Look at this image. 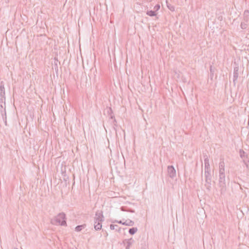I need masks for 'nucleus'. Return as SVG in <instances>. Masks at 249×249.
Wrapping results in <instances>:
<instances>
[{"mask_svg": "<svg viewBox=\"0 0 249 249\" xmlns=\"http://www.w3.org/2000/svg\"><path fill=\"white\" fill-rule=\"evenodd\" d=\"M66 214L64 213H60L51 220V223L55 225L58 223L61 226H67Z\"/></svg>", "mask_w": 249, "mask_h": 249, "instance_id": "nucleus-1", "label": "nucleus"}, {"mask_svg": "<svg viewBox=\"0 0 249 249\" xmlns=\"http://www.w3.org/2000/svg\"><path fill=\"white\" fill-rule=\"evenodd\" d=\"M219 186L220 188L221 194H224L226 191V181L225 175H219Z\"/></svg>", "mask_w": 249, "mask_h": 249, "instance_id": "nucleus-2", "label": "nucleus"}, {"mask_svg": "<svg viewBox=\"0 0 249 249\" xmlns=\"http://www.w3.org/2000/svg\"><path fill=\"white\" fill-rule=\"evenodd\" d=\"M104 221V216L103 214V212L101 211H97L95 214L94 218V224L97 223H102Z\"/></svg>", "mask_w": 249, "mask_h": 249, "instance_id": "nucleus-3", "label": "nucleus"}, {"mask_svg": "<svg viewBox=\"0 0 249 249\" xmlns=\"http://www.w3.org/2000/svg\"><path fill=\"white\" fill-rule=\"evenodd\" d=\"M5 88L3 81L0 83V103H3L5 101Z\"/></svg>", "mask_w": 249, "mask_h": 249, "instance_id": "nucleus-4", "label": "nucleus"}, {"mask_svg": "<svg viewBox=\"0 0 249 249\" xmlns=\"http://www.w3.org/2000/svg\"><path fill=\"white\" fill-rule=\"evenodd\" d=\"M167 172L169 176L173 178L176 176V171L172 165H169L167 167Z\"/></svg>", "mask_w": 249, "mask_h": 249, "instance_id": "nucleus-5", "label": "nucleus"}, {"mask_svg": "<svg viewBox=\"0 0 249 249\" xmlns=\"http://www.w3.org/2000/svg\"><path fill=\"white\" fill-rule=\"evenodd\" d=\"M239 76V67L238 65H236L234 67L233 70V83L235 85L236 84V82Z\"/></svg>", "mask_w": 249, "mask_h": 249, "instance_id": "nucleus-6", "label": "nucleus"}, {"mask_svg": "<svg viewBox=\"0 0 249 249\" xmlns=\"http://www.w3.org/2000/svg\"><path fill=\"white\" fill-rule=\"evenodd\" d=\"M203 158L204 160V169L207 170L208 169H210L209 160L208 156L206 154H204Z\"/></svg>", "mask_w": 249, "mask_h": 249, "instance_id": "nucleus-7", "label": "nucleus"}, {"mask_svg": "<svg viewBox=\"0 0 249 249\" xmlns=\"http://www.w3.org/2000/svg\"><path fill=\"white\" fill-rule=\"evenodd\" d=\"M205 180L211 179V175L210 173V169L207 170L204 169Z\"/></svg>", "mask_w": 249, "mask_h": 249, "instance_id": "nucleus-8", "label": "nucleus"}, {"mask_svg": "<svg viewBox=\"0 0 249 249\" xmlns=\"http://www.w3.org/2000/svg\"><path fill=\"white\" fill-rule=\"evenodd\" d=\"M244 20L246 22H248L249 21V11L245 10L243 14Z\"/></svg>", "mask_w": 249, "mask_h": 249, "instance_id": "nucleus-9", "label": "nucleus"}, {"mask_svg": "<svg viewBox=\"0 0 249 249\" xmlns=\"http://www.w3.org/2000/svg\"><path fill=\"white\" fill-rule=\"evenodd\" d=\"M110 229L111 230H115L116 231H117L119 232H120L121 230V228L120 227H119L118 225H113V224H111L110 225Z\"/></svg>", "mask_w": 249, "mask_h": 249, "instance_id": "nucleus-10", "label": "nucleus"}, {"mask_svg": "<svg viewBox=\"0 0 249 249\" xmlns=\"http://www.w3.org/2000/svg\"><path fill=\"white\" fill-rule=\"evenodd\" d=\"M123 225L128 226H133L134 225V222L130 219H128L125 220V221L123 223Z\"/></svg>", "mask_w": 249, "mask_h": 249, "instance_id": "nucleus-11", "label": "nucleus"}, {"mask_svg": "<svg viewBox=\"0 0 249 249\" xmlns=\"http://www.w3.org/2000/svg\"><path fill=\"white\" fill-rule=\"evenodd\" d=\"M205 186L206 188V189L210 191L211 188V179L208 180H205Z\"/></svg>", "mask_w": 249, "mask_h": 249, "instance_id": "nucleus-12", "label": "nucleus"}, {"mask_svg": "<svg viewBox=\"0 0 249 249\" xmlns=\"http://www.w3.org/2000/svg\"><path fill=\"white\" fill-rule=\"evenodd\" d=\"M85 227H86V225L85 224L78 225V226H77L75 227V230L76 231H80L83 229H84Z\"/></svg>", "mask_w": 249, "mask_h": 249, "instance_id": "nucleus-13", "label": "nucleus"}, {"mask_svg": "<svg viewBox=\"0 0 249 249\" xmlns=\"http://www.w3.org/2000/svg\"><path fill=\"white\" fill-rule=\"evenodd\" d=\"M102 223H97L94 224V228L96 231H99L102 229Z\"/></svg>", "mask_w": 249, "mask_h": 249, "instance_id": "nucleus-14", "label": "nucleus"}, {"mask_svg": "<svg viewBox=\"0 0 249 249\" xmlns=\"http://www.w3.org/2000/svg\"><path fill=\"white\" fill-rule=\"evenodd\" d=\"M1 115L2 116L3 120L4 121L5 124L7 125V121H6V110L5 108L4 109L3 111H1Z\"/></svg>", "mask_w": 249, "mask_h": 249, "instance_id": "nucleus-15", "label": "nucleus"}, {"mask_svg": "<svg viewBox=\"0 0 249 249\" xmlns=\"http://www.w3.org/2000/svg\"><path fill=\"white\" fill-rule=\"evenodd\" d=\"M137 231V228L133 227L132 228L129 229L128 232L130 234L133 235Z\"/></svg>", "mask_w": 249, "mask_h": 249, "instance_id": "nucleus-16", "label": "nucleus"}, {"mask_svg": "<svg viewBox=\"0 0 249 249\" xmlns=\"http://www.w3.org/2000/svg\"><path fill=\"white\" fill-rule=\"evenodd\" d=\"M146 14L150 17H154L156 16L155 11L153 10H148L146 12Z\"/></svg>", "mask_w": 249, "mask_h": 249, "instance_id": "nucleus-17", "label": "nucleus"}, {"mask_svg": "<svg viewBox=\"0 0 249 249\" xmlns=\"http://www.w3.org/2000/svg\"><path fill=\"white\" fill-rule=\"evenodd\" d=\"M239 152L240 156L241 158L244 159L247 157V155L246 154V153L244 152V151L243 149H240Z\"/></svg>", "mask_w": 249, "mask_h": 249, "instance_id": "nucleus-18", "label": "nucleus"}, {"mask_svg": "<svg viewBox=\"0 0 249 249\" xmlns=\"http://www.w3.org/2000/svg\"><path fill=\"white\" fill-rule=\"evenodd\" d=\"M225 163L223 160L220 161L219 163V169H225Z\"/></svg>", "mask_w": 249, "mask_h": 249, "instance_id": "nucleus-19", "label": "nucleus"}, {"mask_svg": "<svg viewBox=\"0 0 249 249\" xmlns=\"http://www.w3.org/2000/svg\"><path fill=\"white\" fill-rule=\"evenodd\" d=\"M240 26L242 29H245L247 28L248 24L245 22H242Z\"/></svg>", "mask_w": 249, "mask_h": 249, "instance_id": "nucleus-20", "label": "nucleus"}, {"mask_svg": "<svg viewBox=\"0 0 249 249\" xmlns=\"http://www.w3.org/2000/svg\"><path fill=\"white\" fill-rule=\"evenodd\" d=\"M132 240V238H130V239H129L128 240V241L127 242V246L126 247V249H129V247L131 245V242H130V241Z\"/></svg>", "mask_w": 249, "mask_h": 249, "instance_id": "nucleus-21", "label": "nucleus"}, {"mask_svg": "<svg viewBox=\"0 0 249 249\" xmlns=\"http://www.w3.org/2000/svg\"><path fill=\"white\" fill-rule=\"evenodd\" d=\"M225 169H219V175H224Z\"/></svg>", "mask_w": 249, "mask_h": 249, "instance_id": "nucleus-22", "label": "nucleus"}, {"mask_svg": "<svg viewBox=\"0 0 249 249\" xmlns=\"http://www.w3.org/2000/svg\"><path fill=\"white\" fill-rule=\"evenodd\" d=\"M243 162L245 163L246 167L249 169V161H245L244 160H243Z\"/></svg>", "mask_w": 249, "mask_h": 249, "instance_id": "nucleus-23", "label": "nucleus"}, {"mask_svg": "<svg viewBox=\"0 0 249 249\" xmlns=\"http://www.w3.org/2000/svg\"><path fill=\"white\" fill-rule=\"evenodd\" d=\"M154 9L156 10V11H158L160 9V5L159 4H156L155 6H154Z\"/></svg>", "mask_w": 249, "mask_h": 249, "instance_id": "nucleus-24", "label": "nucleus"}, {"mask_svg": "<svg viewBox=\"0 0 249 249\" xmlns=\"http://www.w3.org/2000/svg\"><path fill=\"white\" fill-rule=\"evenodd\" d=\"M168 8L171 11H175V7L173 6H169L167 5Z\"/></svg>", "mask_w": 249, "mask_h": 249, "instance_id": "nucleus-25", "label": "nucleus"}, {"mask_svg": "<svg viewBox=\"0 0 249 249\" xmlns=\"http://www.w3.org/2000/svg\"><path fill=\"white\" fill-rule=\"evenodd\" d=\"M112 223H119V224H123V223L124 222H122V221L121 220H120V221H118V220H114V221H112Z\"/></svg>", "mask_w": 249, "mask_h": 249, "instance_id": "nucleus-26", "label": "nucleus"}, {"mask_svg": "<svg viewBox=\"0 0 249 249\" xmlns=\"http://www.w3.org/2000/svg\"><path fill=\"white\" fill-rule=\"evenodd\" d=\"M126 211L128 212L131 213H135V211L134 210L131 209H129L127 210Z\"/></svg>", "mask_w": 249, "mask_h": 249, "instance_id": "nucleus-27", "label": "nucleus"}, {"mask_svg": "<svg viewBox=\"0 0 249 249\" xmlns=\"http://www.w3.org/2000/svg\"><path fill=\"white\" fill-rule=\"evenodd\" d=\"M121 210L122 211H126L127 210H125V208H124V207H122L121 208Z\"/></svg>", "mask_w": 249, "mask_h": 249, "instance_id": "nucleus-28", "label": "nucleus"}, {"mask_svg": "<svg viewBox=\"0 0 249 249\" xmlns=\"http://www.w3.org/2000/svg\"><path fill=\"white\" fill-rule=\"evenodd\" d=\"M210 71L211 72H213V67L212 66L210 68Z\"/></svg>", "mask_w": 249, "mask_h": 249, "instance_id": "nucleus-29", "label": "nucleus"}, {"mask_svg": "<svg viewBox=\"0 0 249 249\" xmlns=\"http://www.w3.org/2000/svg\"><path fill=\"white\" fill-rule=\"evenodd\" d=\"M113 117H113V116H111V117H110V118H111V119H113Z\"/></svg>", "mask_w": 249, "mask_h": 249, "instance_id": "nucleus-30", "label": "nucleus"}, {"mask_svg": "<svg viewBox=\"0 0 249 249\" xmlns=\"http://www.w3.org/2000/svg\"><path fill=\"white\" fill-rule=\"evenodd\" d=\"M109 110H110L111 112H112V110H111V108H109Z\"/></svg>", "mask_w": 249, "mask_h": 249, "instance_id": "nucleus-31", "label": "nucleus"}, {"mask_svg": "<svg viewBox=\"0 0 249 249\" xmlns=\"http://www.w3.org/2000/svg\"><path fill=\"white\" fill-rule=\"evenodd\" d=\"M14 249H18V248H15Z\"/></svg>", "mask_w": 249, "mask_h": 249, "instance_id": "nucleus-32", "label": "nucleus"}]
</instances>
